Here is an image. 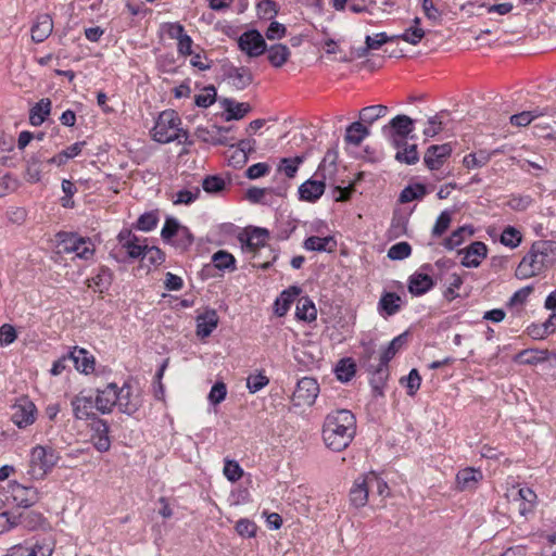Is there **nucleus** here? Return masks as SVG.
<instances>
[{
  "instance_id": "nucleus-20",
  "label": "nucleus",
  "mask_w": 556,
  "mask_h": 556,
  "mask_svg": "<svg viewBox=\"0 0 556 556\" xmlns=\"http://www.w3.org/2000/svg\"><path fill=\"white\" fill-rule=\"evenodd\" d=\"M290 188V184L287 182L285 179H282L278 185L274 187L268 188H257V187H251L247 191V198L252 203H262L265 204L266 201L264 200L265 194L273 193L277 197H286L288 189Z\"/></svg>"
},
{
  "instance_id": "nucleus-6",
  "label": "nucleus",
  "mask_w": 556,
  "mask_h": 556,
  "mask_svg": "<svg viewBox=\"0 0 556 556\" xmlns=\"http://www.w3.org/2000/svg\"><path fill=\"white\" fill-rule=\"evenodd\" d=\"M60 459L59 453L51 446L36 445L30 451L29 473L37 478H43Z\"/></svg>"
},
{
  "instance_id": "nucleus-32",
  "label": "nucleus",
  "mask_w": 556,
  "mask_h": 556,
  "mask_svg": "<svg viewBox=\"0 0 556 556\" xmlns=\"http://www.w3.org/2000/svg\"><path fill=\"white\" fill-rule=\"evenodd\" d=\"M429 192L430 190L425 184L410 182L401 191L399 195V202L404 204L413 201H420Z\"/></svg>"
},
{
  "instance_id": "nucleus-4",
  "label": "nucleus",
  "mask_w": 556,
  "mask_h": 556,
  "mask_svg": "<svg viewBox=\"0 0 556 556\" xmlns=\"http://www.w3.org/2000/svg\"><path fill=\"white\" fill-rule=\"evenodd\" d=\"M58 253L72 254L85 261H89L94 255V245L90 238L81 237L76 232L60 231L56 235Z\"/></svg>"
},
{
  "instance_id": "nucleus-36",
  "label": "nucleus",
  "mask_w": 556,
  "mask_h": 556,
  "mask_svg": "<svg viewBox=\"0 0 556 556\" xmlns=\"http://www.w3.org/2000/svg\"><path fill=\"white\" fill-rule=\"evenodd\" d=\"M16 526H22L24 529L34 531L39 529L46 521V518L41 513L34 510H26L15 514Z\"/></svg>"
},
{
  "instance_id": "nucleus-15",
  "label": "nucleus",
  "mask_w": 556,
  "mask_h": 556,
  "mask_svg": "<svg viewBox=\"0 0 556 556\" xmlns=\"http://www.w3.org/2000/svg\"><path fill=\"white\" fill-rule=\"evenodd\" d=\"M224 78L237 90H244L253 83V74L247 66H225Z\"/></svg>"
},
{
  "instance_id": "nucleus-50",
  "label": "nucleus",
  "mask_w": 556,
  "mask_h": 556,
  "mask_svg": "<svg viewBox=\"0 0 556 556\" xmlns=\"http://www.w3.org/2000/svg\"><path fill=\"white\" fill-rule=\"evenodd\" d=\"M279 4L275 0H260L256 4L257 16L261 20L271 21L279 13Z\"/></svg>"
},
{
  "instance_id": "nucleus-42",
  "label": "nucleus",
  "mask_w": 556,
  "mask_h": 556,
  "mask_svg": "<svg viewBox=\"0 0 556 556\" xmlns=\"http://www.w3.org/2000/svg\"><path fill=\"white\" fill-rule=\"evenodd\" d=\"M94 291L103 293L109 290L113 281V273L106 266H100L98 273L90 279Z\"/></svg>"
},
{
  "instance_id": "nucleus-57",
  "label": "nucleus",
  "mask_w": 556,
  "mask_h": 556,
  "mask_svg": "<svg viewBox=\"0 0 556 556\" xmlns=\"http://www.w3.org/2000/svg\"><path fill=\"white\" fill-rule=\"evenodd\" d=\"M257 529V525L249 518H240L235 526L236 532L243 539L254 538Z\"/></svg>"
},
{
  "instance_id": "nucleus-2",
  "label": "nucleus",
  "mask_w": 556,
  "mask_h": 556,
  "mask_svg": "<svg viewBox=\"0 0 556 556\" xmlns=\"http://www.w3.org/2000/svg\"><path fill=\"white\" fill-rule=\"evenodd\" d=\"M556 263V241H534L518 264L515 276L520 279L535 277Z\"/></svg>"
},
{
  "instance_id": "nucleus-3",
  "label": "nucleus",
  "mask_w": 556,
  "mask_h": 556,
  "mask_svg": "<svg viewBox=\"0 0 556 556\" xmlns=\"http://www.w3.org/2000/svg\"><path fill=\"white\" fill-rule=\"evenodd\" d=\"M180 117L175 111H163L153 127V139L160 143H169L175 140L182 142L180 140V132H182L185 136L184 142L189 146L192 144V141H189L188 131L180 128Z\"/></svg>"
},
{
  "instance_id": "nucleus-54",
  "label": "nucleus",
  "mask_w": 556,
  "mask_h": 556,
  "mask_svg": "<svg viewBox=\"0 0 556 556\" xmlns=\"http://www.w3.org/2000/svg\"><path fill=\"white\" fill-rule=\"evenodd\" d=\"M159 223V215L156 211L146 212L139 216L135 224V228L140 231L149 232L153 230Z\"/></svg>"
},
{
  "instance_id": "nucleus-22",
  "label": "nucleus",
  "mask_w": 556,
  "mask_h": 556,
  "mask_svg": "<svg viewBox=\"0 0 556 556\" xmlns=\"http://www.w3.org/2000/svg\"><path fill=\"white\" fill-rule=\"evenodd\" d=\"M403 304L404 301L397 293L383 291L377 308L380 316L388 318L399 313Z\"/></svg>"
},
{
  "instance_id": "nucleus-17",
  "label": "nucleus",
  "mask_w": 556,
  "mask_h": 556,
  "mask_svg": "<svg viewBox=\"0 0 556 556\" xmlns=\"http://www.w3.org/2000/svg\"><path fill=\"white\" fill-rule=\"evenodd\" d=\"M435 285V281L429 271H416L408 278L407 288L412 295L420 296L430 291Z\"/></svg>"
},
{
  "instance_id": "nucleus-24",
  "label": "nucleus",
  "mask_w": 556,
  "mask_h": 556,
  "mask_svg": "<svg viewBox=\"0 0 556 556\" xmlns=\"http://www.w3.org/2000/svg\"><path fill=\"white\" fill-rule=\"evenodd\" d=\"M52 17L48 13L39 14L30 28L31 40L41 43L52 34Z\"/></svg>"
},
{
  "instance_id": "nucleus-37",
  "label": "nucleus",
  "mask_w": 556,
  "mask_h": 556,
  "mask_svg": "<svg viewBox=\"0 0 556 556\" xmlns=\"http://www.w3.org/2000/svg\"><path fill=\"white\" fill-rule=\"evenodd\" d=\"M370 134L369 129L362 122H353L346 127L344 141L355 147L359 146L363 140Z\"/></svg>"
},
{
  "instance_id": "nucleus-38",
  "label": "nucleus",
  "mask_w": 556,
  "mask_h": 556,
  "mask_svg": "<svg viewBox=\"0 0 556 556\" xmlns=\"http://www.w3.org/2000/svg\"><path fill=\"white\" fill-rule=\"evenodd\" d=\"M295 317L299 320L312 323L317 318V309L308 296H302L296 303Z\"/></svg>"
},
{
  "instance_id": "nucleus-40",
  "label": "nucleus",
  "mask_w": 556,
  "mask_h": 556,
  "mask_svg": "<svg viewBox=\"0 0 556 556\" xmlns=\"http://www.w3.org/2000/svg\"><path fill=\"white\" fill-rule=\"evenodd\" d=\"M363 477L369 494H377L379 496H387L389 494L388 483L379 475L370 471L363 475Z\"/></svg>"
},
{
  "instance_id": "nucleus-18",
  "label": "nucleus",
  "mask_w": 556,
  "mask_h": 556,
  "mask_svg": "<svg viewBox=\"0 0 556 556\" xmlns=\"http://www.w3.org/2000/svg\"><path fill=\"white\" fill-rule=\"evenodd\" d=\"M269 238V231L266 228L253 227L241 233L238 239L243 247L250 252H257L265 247L266 240Z\"/></svg>"
},
{
  "instance_id": "nucleus-35",
  "label": "nucleus",
  "mask_w": 556,
  "mask_h": 556,
  "mask_svg": "<svg viewBox=\"0 0 556 556\" xmlns=\"http://www.w3.org/2000/svg\"><path fill=\"white\" fill-rule=\"evenodd\" d=\"M52 102L49 98H42L29 110V123L40 126L51 113Z\"/></svg>"
},
{
  "instance_id": "nucleus-16",
  "label": "nucleus",
  "mask_w": 556,
  "mask_h": 556,
  "mask_svg": "<svg viewBox=\"0 0 556 556\" xmlns=\"http://www.w3.org/2000/svg\"><path fill=\"white\" fill-rule=\"evenodd\" d=\"M458 253L464 254L460 262L464 267L476 268L486 257L488 247L482 241H473L467 248L459 250Z\"/></svg>"
},
{
  "instance_id": "nucleus-1",
  "label": "nucleus",
  "mask_w": 556,
  "mask_h": 556,
  "mask_svg": "<svg viewBox=\"0 0 556 556\" xmlns=\"http://www.w3.org/2000/svg\"><path fill=\"white\" fill-rule=\"evenodd\" d=\"M356 417L349 409H334L324 419L321 437L325 445L333 452H342L350 446L356 435Z\"/></svg>"
},
{
  "instance_id": "nucleus-58",
  "label": "nucleus",
  "mask_w": 556,
  "mask_h": 556,
  "mask_svg": "<svg viewBox=\"0 0 556 556\" xmlns=\"http://www.w3.org/2000/svg\"><path fill=\"white\" fill-rule=\"evenodd\" d=\"M181 226L175 217H167L161 230L163 241L170 244Z\"/></svg>"
},
{
  "instance_id": "nucleus-12",
  "label": "nucleus",
  "mask_w": 556,
  "mask_h": 556,
  "mask_svg": "<svg viewBox=\"0 0 556 556\" xmlns=\"http://www.w3.org/2000/svg\"><path fill=\"white\" fill-rule=\"evenodd\" d=\"M117 384L110 382L103 389H96L94 409L102 415L110 414L114 406H117Z\"/></svg>"
},
{
  "instance_id": "nucleus-19",
  "label": "nucleus",
  "mask_w": 556,
  "mask_h": 556,
  "mask_svg": "<svg viewBox=\"0 0 556 556\" xmlns=\"http://www.w3.org/2000/svg\"><path fill=\"white\" fill-rule=\"evenodd\" d=\"M229 130L230 127L213 125L212 128L198 127L195 134L203 142L213 146H227L229 143L227 138Z\"/></svg>"
},
{
  "instance_id": "nucleus-10",
  "label": "nucleus",
  "mask_w": 556,
  "mask_h": 556,
  "mask_svg": "<svg viewBox=\"0 0 556 556\" xmlns=\"http://www.w3.org/2000/svg\"><path fill=\"white\" fill-rule=\"evenodd\" d=\"M68 357H72V363L77 371L84 375L96 374L100 375L104 372L105 367L101 370L96 369L94 356L84 348L73 346L68 351Z\"/></svg>"
},
{
  "instance_id": "nucleus-9",
  "label": "nucleus",
  "mask_w": 556,
  "mask_h": 556,
  "mask_svg": "<svg viewBox=\"0 0 556 556\" xmlns=\"http://www.w3.org/2000/svg\"><path fill=\"white\" fill-rule=\"evenodd\" d=\"M319 394V384L313 377H303L293 392L295 405H313Z\"/></svg>"
},
{
  "instance_id": "nucleus-39",
  "label": "nucleus",
  "mask_w": 556,
  "mask_h": 556,
  "mask_svg": "<svg viewBox=\"0 0 556 556\" xmlns=\"http://www.w3.org/2000/svg\"><path fill=\"white\" fill-rule=\"evenodd\" d=\"M266 52L269 63L274 67H281L287 63L291 55L290 49L282 43H276L267 48Z\"/></svg>"
},
{
  "instance_id": "nucleus-21",
  "label": "nucleus",
  "mask_w": 556,
  "mask_h": 556,
  "mask_svg": "<svg viewBox=\"0 0 556 556\" xmlns=\"http://www.w3.org/2000/svg\"><path fill=\"white\" fill-rule=\"evenodd\" d=\"M483 479L480 469L466 467L460 469L456 475V484L459 491H475Z\"/></svg>"
},
{
  "instance_id": "nucleus-43",
  "label": "nucleus",
  "mask_w": 556,
  "mask_h": 556,
  "mask_svg": "<svg viewBox=\"0 0 556 556\" xmlns=\"http://www.w3.org/2000/svg\"><path fill=\"white\" fill-rule=\"evenodd\" d=\"M298 224L295 219L290 218L289 216H280L276 220L275 225V237L278 240H287L296 229Z\"/></svg>"
},
{
  "instance_id": "nucleus-53",
  "label": "nucleus",
  "mask_w": 556,
  "mask_h": 556,
  "mask_svg": "<svg viewBox=\"0 0 556 556\" xmlns=\"http://www.w3.org/2000/svg\"><path fill=\"white\" fill-rule=\"evenodd\" d=\"M491 159V154L485 150H480L478 152L469 153L464 156L463 164L468 169L470 168H479L489 163Z\"/></svg>"
},
{
  "instance_id": "nucleus-44",
  "label": "nucleus",
  "mask_w": 556,
  "mask_h": 556,
  "mask_svg": "<svg viewBox=\"0 0 556 556\" xmlns=\"http://www.w3.org/2000/svg\"><path fill=\"white\" fill-rule=\"evenodd\" d=\"M355 372L356 364L351 357L340 359L334 367L336 377L341 382H349Z\"/></svg>"
},
{
  "instance_id": "nucleus-63",
  "label": "nucleus",
  "mask_w": 556,
  "mask_h": 556,
  "mask_svg": "<svg viewBox=\"0 0 556 556\" xmlns=\"http://www.w3.org/2000/svg\"><path fill=\"white\" fill-rule=\"evenodd\" d=\"M412 254V247L408 242L402 241L393 244L388 250V257L393 261H402Z\"/></svg>"
},
{
  "instance_id": "nucleus-29",
  "label": "nucleus",
  "mask_w": 556,
  "mask_h": 556,
  "mask_svg": "<svg viewBox=\"0 0 556 556\" xmlns=\"http://www.w3.org/2000/svg\"><path fill=\"white\" fill-rule=\"evenodd\" d=\"M551 356H556V354L549 352L548 350L526 349L519 352L515 359L516 362L526 365H538L548 361Z\"/></svg>"
},
{
  "instance_id": "nucleus-52",
  "label": "nucleus",
  "mask_w": 556,
  "mask_h": 556,
  "mask_svg": "<svg viewBox=\"0 0 556 556\" xmlns=\"http://www.w3.org/2000/svg\"><path fill=\"white\" fill-rule=\"evenodd\" d=\"M193 241L194 238L190 229L186 226H181L170 244L180 252H186L193 244Z\"/></svg>"
},
{
  "instance_id": "nucleus-56",
  "label": "nucleus",
  "mask_w": 556,
  "mask_h": 556,
  "mask_svg": "<svg viewBox=\"0 0 556 556\" xmlns=\"http://www.w3.org/2000/svg\"><path fill=\"white\" fill-rule=\"evenodd\" d=\"M522 241L521 232L513 227L507 226L501 235V243L510 249L517 248Z\"/></svg>"
},
{
  "instance_id": "nucleus-62",
  "label": "nucleus",
  "mask_w": 556,
  "mask_h": 556,
  "mask_svg": "<svg viewBox=\"0 0 556 556\" xmlns=\"http://www.w3.org/2000/svg\"><path fill=\"white\" fill-rule=\"evenodd\" d=\"M425 35L426 33L421 27L410 26L404 33L395 35V39H401L405 42L416 46L422 40Z\"/></svg>"
},
{
  "instance_id": "nucleus-11",
  "label": "nucleus",
  "mask_w": 556,
  "mask_h": 556,
  "mask_svg": "<svg viewBox=\"0 0 556 556\" xmlns=\"http://www.w3.org/2000/svg\"><path fill=\"white\" fill-rule=\"evenodd\" d=\"M73 416L78 420H91L97 417L93 412L94 397L92 393H87L85 390L76 394L71 400Z\"/></svg>"
},
{
  "instance_id": "nucleus-25",
  "label": "nucleus",
  "mask_w": 556,
  "mask_h": 556,
  "mask_svg": "<svg viewBox=\"0 0 556 556\" xmlns=\"http://www.w3.org/2000/svg\"><path fill=\"white\" fill-rule=\"evenodd\" d=\"M116 394L118 395L117 406L119 412L132 415L139 409L140 403L132 395L131 386L128 382H125L121 388L117 387Z\"/></svg>"
},
{
  "instance_id": "nucleus-5",
  "label": "nucleus",
  "mask_w": 556,
  "mask_h": 556,
  "mask_svg": "<svg viewBox=\"0 0 556 556\" xmlns=\"http://www.w3.org/2000/svg\"><path fill=\"white\" fill-rule=\"evenodd\" d=\"M414 130L415 121L404 114L396 115L381 129L382 135L395 149L405 146V140L413 138L412 134Z\"/></svg>"
},
{
  "instance_id": "nucleus-64",
  "label": "nucleus",
  "mask_w": 556,
  "mask_h": 556,
  "mask_svg": "<svg viewBox=\"0 0 556 556\" xmlns=\"http://www.w3.org/2000/svg\"><path fill=\"white\" fill-rule=\"evenodd\" d=\"M224 475L229 481L236 482L242 478L243 469L236 460L226 459L224 465Z\"/></svg>"
},
{
  "instance_id": "nucleus-49",
  "label": "nucleus",
  "mask_w": 556,
  "mask_h": 556,
  "mask_svg": "<svg viewBox=\"0 0 556 556\" xmlns=\"http://www.w3.org/2000/svg\"><path fill=\"white\" fill-rule=\"evenodd\" d=\"M388 113V106L382 104L369 105L361 110L359 118L363 123L371 125Z\"/></svg>"
},
{
  "instance_id": "nucleus-51",
  "label": "nucleus",
  "mask_w": 556,
  "mask_h": 556,
  "mask_svg": "<svg viewBox=\"0 0 556 556\" xmlns=\"http://www.w3.org/2000/svg\"><path fill=\"white\" fill-rule=\"evenodd\" d=\"M387 377H388V366H382V363L380 362L379 365L374 370L372 376L369 380L370 386L376 395L383 394V387H384Z\"/></svg>"
},
{
  "instance_id": "nucleus-60",
  "label": "nucleus",
  "mask_w": 556,
  "mask_h": 556,
  "mask_svg": "<svg viewBox=\"0 0 556 556\" xmlns=\"http://www.w3.org/2000/svg\"><path fill=\"white\" fill-rule=\"evenodd\" d=\"M401 383L405 386L409 396H414L420 388L421 377L416 368H413L408 376L401 379Z\"/></svg>"
},
{
  "instance_id": "nucleus-61",
  "label": "nucleus",
  "mask_w": 556,
  "mask_h": 556,
  "mask_svg": "<svg viewBox=\"0 0 556 556\" xmlns=\"http://www.w3.org/2000/svg\"><path fill=\"white\" fill-rule=\"evenodd\" d=\"M30 552L27 555L30 556H51L54 549V543L50 539H42L36 541L29 546Z\"/></svg>"
},
{
  "instance_id": "nucleus-31",
  "label": "nucleus",
  "mask_w": 556,
  "mask_h": 556,
  "mask_svg": "<svg viewBox=\"0 0 556 556\" xmlns=\"http://www.w3.org/2000/svg\"><path fill=\"white\" fill-rule=\"evenodd\" d=\"M409 336L410 332L406 330L391 340L380 355L382 366H388L389 362L396 355V353L407 345Z\"/></svg>"
},
{
  "instance_id": "nucleus-14",
  "label": "nucleus",
  "mask_w": 556,
  "mask_h": 556,
  "mask_svg": "<svg viewBox=\"0 0 556 556\" xmlns=\"http://www.w3.org/2000/svg\"><path fill=\"white\" fill-rule=\"evenodd\" d=\"M453 148L451 143L432 144L425 152L424 163L429 170H439L451 156Z\"/></svg>"
},
{
  "instance_id": "nucleus-48",
  "label": "nucleus",
  "mask_w": 556,
  "mask_h": 556,
  "mask_svg": "<svg viewBox=\"0 0 556 556\" xmlns=\"http://www.w3.org/2000/svg\"><path fill=\"white\" fill-rule=\"evenodd\" d=\"M395 160L407 165L416 164L419 161L417 144H408L405 141V146H402V148L397 149Z\"/></svg>"
},
{
  "instance_id": "nucleus-8",
  "label": "nucleus",
  "mask_w": 556,
  "mask_h": 556,
  "mask_svg": "<svg viewBox=\"0 0 556 556\" xmlns=\"http://www.w3.org/2000/svg\"><path fill=\"white\" fill-rule=\"evenodd\" d=\"M37 407L28 399L22 397L12 406V422L20 429L33 425L36 420Z\"/></svg>"
},
{
  "instance_id": "nucleus-7",
  "label": "nucleus",
  "mask_w": 556,
  "mask_h": 556,
  "mask_svg": "<svg viewBox=\"0 0 556 556\" xmlns=\"http://www.w3.org/2000/svg\"><path fill=\"white\" fill-rule=\"evenodd\" d=\"M239 49L250 58H257L267 50V43L257 29L244 31L238 39Z\"/></svg>"
},
{
  "instance_id": "nucleus-59",
  "label": "nucleus",
  "mask_w": 556,
  "mask_h": 556,
  "mask_svg": "<svg viewBox=\"0 0 556 556\" xmlns=\"http://www.w3.org/2000/svg\"><path fill=\"white\" fill-rule=\"evenodd\" d=\"M226 187L225 179L219 175H208L202 180V188L207 193H218Z\"/></svg>"
},
{
  "instance_id": "nucleus-41",
  "label": "nucleus",
  "mask_w": 556,
  "mask_h": 556,
  "mask_svg": "<svg viewBox=\"0 0 556 556\" xmlns=\"http://www.w3.org/2000/svg\"><path fill=\"white\" fill-rule=\"evenodd\" d=\"M300 293L298 287H292L289 290H285L275 301V313L277 316H285L290 309L291 304L294 301V296Z\"/></svg>"
},
{
  "instance_id": "nucleus-33",
  "label": "nucleus",
  "mask_w": 556,
  "mask_h": 556,
  "mask_svg": "<svg viewBox=\"0 0 556 556\" xmlns=\"http://www.w3.org/2000/svg\"><path fill=\"white\" fill-rule=\"evenodd\" d=\"M365 483L362 475L355 479L350 490V502L356 508L364 507L368 502L369 492Z\"/></svg>"
},
{
  "instance_id": "nucleus-45",
  "label": "nucleus",
  "mask_w": 556,
  "mask_h": 556,
  "mask_svg": "<svg viewBox=\"0 0 556 556\" xmlns=\"http://www.w3.org/2000/svg\"><path fill=\"white\" fill-rule=\"evenodd\" d=\"M408 216L400 211H394L389 228L390 238H400L406 235Z\"/></svg>"
},
{
  "instance_id": "nucleus-47",
  "label": "nucleus",
  "mask_w": 556,
  "mask_h": 556,
  "mask_svg": "<svg viewBox=\"0 0 556 556\" xmlns=\"http://www.w3.org/2000/svg\"><path fill=\"white\" fill-rule=\"evenodd\" d=\"M473 235V229L469 226H463L454 230L450 237H447L443 245L447 250H454L455 248L459 247L466 237H470Z\"/></svg>"
},
{
  "instance_id": "nucleus-26",
  "label": "nucleus",
  "mask_w": 556,
  "mask_h": 556,
  "mask_svg": "<svg viewBox=\"0 0 556 556\" xmlns=\"http://www.w3.org/2000/svg\"><path fill=\"white\" fill-rule=\"evenodd\" d=\"M217 325L218 316L216 311L207 308L203 314L197 317V336L202 339L210 337Z\"/></svg>"
},
{
  "instance_id": "nucleus-27",
  "label": "nucleus",
  "mask_w": 556,
  "mask_h": 556,
  "mask_svg": "<svg viewBox=\"0 0 556 556\" xmlns=\"http://www.w3.org/2000/svg\"><path fill=\"white\" fill-rule=\"evenodd\" d=\"M325 179L323 180H314L308 179L303 182L299 187V197L300 200L314 203L316 202L325 192Z\"/></svg>"
},
{
  "instance_id": "nucleus-23",
  "label": "nucleus",
  "mask_w": 556,
  "mask_h": 556,
  "mask_svg": "<svg viewBox=\"0 0 556 556\" xmlns=\"http://www.w3.org/2000/svg\"><path fill=\"white\" fill-rule=\"evenodd\" d=\"M303 156L281 159L274 176V181L276 185H278L282 179L289 182L287 179H292L295 177L299 166L303 163Z\"/></svg>"
},
{
  "instance_id": "nucleus-46",
  "label": "nucleus",
  "mask_w": 556,
  "mask_h": 556,
  "mask_svg": "<svg viewBox=\"0 0 556 556\" xmlns=\"http://www.w3.org/2000/svg\"><path fill=\"white\" fill-rule=\"evenodd\" d=\"M212 262L214 268L219 270L235 271L237 269L236 258L232 254L224 250L215 252L212 256Z\"/></svg>"
},
{
  "instance_id": "nucleus-34",
  "label": "nucleus",
  "mask_w": 556,
  "mask_h": 556,
  "mask_svg": "<svg viewBox=\"0 0 556 556\" xmlns=\"http://www.w3.org/2000/svg\"><path fill=\"white\" fill-rule=\"evenodd\" d=\"M337 247V242L331 236L318 237L311 236L303 242V248L307 251L315 252H332Z\"/></svg>"
},
{
  "instance_id": "nucleus-30",
  "label": "nucleus",
  "mask_w": 556,
  "mask_h": 556,
  "mask_svg": "<svg viewBox=\"0 0 556 556\" xmlns=\"http://www.w3.org/2000/svg\"><path fill=\"white\" fill-rule=\"evenodd\" d=\"M220 104L226 111V116H225L226 122L241 119L251 110V106L249 103H243V102L239 103L229 98L222 99Z\"/></svg>"
},
{
  "instance_id": "nucleus-55",
  "label": "nucleus",
  "mask_w": 556,
  "mask_h": 556,
  "mask_svg": "<svg viewBox=\"0 0 556 556\" xmlns=\"http://www.w3.org/2000/svg\"><path fill=\"white\" fill-rule=\"evenodd\" d=\"M337 157L336 151H328L321 164L318 166L316 175L320 176L323 179L327 178V173L333 175L337 170Z\"/></svg>"
},
{
  "instance_id": "nucleus-28",
  "label": "nucleus",
  "mask_w": 556,
  "mask_h": 556,
  "mask_svg": "<svg viewBox=\"0 0 556 556\" xmlns=\"http://www.w3.org/2000/svg\"><path fill=\"white\" fill-rule=\"evenodd\" d=\"M43 154L40 152L29 155L25 160L24 178L29 184H37L41 179Z\"/></svg>"
},
{
  "instance_id": "nucleus-13",
  "label": "nucleus",
  "mask_w": 556,
  "mask_h": 556,
  "mask_svg": "<svg viewBox=\"0 0 556 556\" xmlns=\"http://www.w3.org/2000/svg\"><path fill=\"white\" fill-rule=\"evenodd\" d=\"M9 488L11 497L18 507L29 508L40 500V493L34 486H25L16 481H12Z\"/></svg>"
}]
</instances>
